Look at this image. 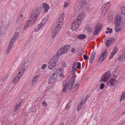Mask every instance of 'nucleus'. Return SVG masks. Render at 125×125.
Wrapping results in <instances>:
<instances>
[{"label":"nucleus","mask_w":125,"mask_h":125,"mask_svg":"<svg viewBox=\"0 0 125 125\" xmlns=\"http://www.w3.org/2000/svg\"><path fill=\"white\" fill-rule=\"evenodd\" d=\"M64 17V13H61L57 21L56 26L54 27L52 30V37L53 38L55 37V35L60 31L63 24Z\"/></svg>","instance_id":"nucleus-1"},{"label":"nucleus","mask_w":125,"mask_h":125,"mask_svg":"<svg viewBox=\"0 0 125 125\" xmlns=\"http://www.w3.org/2000/svg\"><path fill=\"white\" fill-rule=\"evenodd\" d=\"M75 81L74 79L73 78H72L69 81L68 83L65 81H63L62 83L63 88L62 90V92L63 93L66 92L67 87L69 90L71 89L72 88L73 85Z\"/></svg>","instance_id":"nucleus-2"},{"label":"nucleus","mask_w":125,"mask_h":125,"mask_svg":"<svg viewBox=\"0 0 125 125\" xmlns=\"http://www.w3.org/2000/svg\"><path fill=\"white\" fill-rule=\"evenodd\" d=\"M19 34L18 32H16L11 38L6 52V54H9L11 50L15 40L18 37Z\"/></svg>","instance_id":"nucleus-3"},{"label":"nucleus","mask_w":125,"mask_h":125,"mask_svg":"<svg viewBox=\"0 0 125 125\" xmlns=\"http://www.w3.org/2000/svg\"><path fill=\"white\" fill-rule=\"evenodd\" d=\"M40 11V9L39 8L35 9L32 12V14L29 19V21L31 22V23L32 24L35 22L38 17V16L39 14Z\"/></svg>","instance_id":"nucleus-4"},{"label":"nucleus","mask_w":125,"mask_h":125,"mask_svg":"<svg viewBox=\"0 0 125 125\" xmlns=\"http://www.w3.org/2000/svg\"><path fill=\"white\" fill-rule=\"evenodd\" d=\"M58 60L57 57L53 56L48 62V65L49 68L52 70L54 68L59 64Z\"/></svg>","instance_id":"nucleus-5"},{"label":"nucleus","mask_w":125,"mask_h":125,"mask_svg":"<svg viewBox=\"0 0 125 125\" xmlns=\"http://www.w3.org/2000/svg\"><path fill=\"white\" fill-rule=\"evenodd\" d=\"M81 23V21L78 18H76L75 20L73 22L72 24V30H75L78 29Z\"/></svg>","instance_id":"nucleus-6"},{"label":"nucleus","mask_w":125,"mask_h":125,"mask_svg":"<svg viewBox=\"0 0 125 125\" xmlns=\"http://www.w3.org/2000/svg\"><path fill=\"white\" fill-rule=\"evenodd\" d=\"M68 51V46L66 45L63 47L62 48L59 49L55 55L57 57L58 56L62 55L64 53H66Z\"/></svg>","instance_id":"nucleus-7"},{"label":"nucleus","mask_w":125,"mask_h":125,"mask_svg":"<svg viewBox=\"0 0 125 125\" xmlns=\"http://www.w3.org/2000/svg\"><path fill=\"white\" fill-rule=\"evenodd\" d=\"M110 2H109L103 5V7L101 9V14L103 15H104L106 13L107 10L110 7Z\"/></svg>","instance_id":"nucleus-8"},{"label":"nucleus","mask_w":125,"mask_h":125,"mask_svg":"<svg viewBox=\"0 0 125 125\" xmlns=\"http://www.w3.org/2000/svg\"><path fill=\"white\" fill-rule=\"evenodd\" d=\"M125 27V21L122 20L121 21L115 26V30L116 31H120L123 27Z\"/></svg>","instance_id":"nucleus-9"},{"label":"nucleus","mask_w":125,"mask_h":125,"mask_svg":"<svg viewBox=\"0 0 125 125\" xmlns=\"http://www.w3.org/2000/svg\"><path fill=\"white\" fill-rule=\"evenodd\" d=\"M24 100L20 99L17 101V103L16 105L14 107V112L17 111L19 109L21 106V104L24 102Z\"/></svg>","instance_id":"nucleus-10"},{"label":"nucleus","mask_w":125,"mask_h":125,"mask_svg":"<svg viewBox=\"0 0 125 125\" xmlns=\"http://www.w3.org/2000/svg\"><path fill=\"white\" fill-rule=\"evenodd\" d=\"M37 48L36 46L34 47H33L30 51V56L31 58V60L33 58L37 51Z\"/></svg>","instance_id":"nucleus-11"},{"label":"nucleus","mask_w":125,"mask_h":125,"mask_svg":"<svg viewBox=\"0 0 125 125\" xmlns=\"http://www.w3.org/2000/svg\"><path fill=\"white\" fill-rule=\"evenodd\" d=\"M116 81V80L115 79L111 78L110 80L107 82V84L110 87H112L114 85Z\"/></svg>","instance_id":"nucleus-12"},{"label":"nucleus","mask_w":125,"mask_h":125,"mask_svg":"<svg viewBox=\"0 0 125 125\" xmlns=\"http://www.w3.org/2000/svg\"><path fill=\"white\" fill-rule=\"evenodd\" d=\"M87 4V2L84 0H82L80 3V5L79 7V9L80 11H82L85 5Z\"/></svg>","instance_id":"nucleus-13"},{"label":"nucleus","mask_w":125,"mask_h":125,"mask_svg":"<svg viewBox=\"0 0 125 125\" xmlns=\"http://www.w3.org/2000/svg\"><path fill=\"white\" fill-rule=\"evenodd\" d=\"M121 20V16L119 14H117L116 16L114 22L115 26L116 25H117Z\"/></svg>","instance_id":"nucleus-14"},{"label":"nucleus","mask_w":125,"mask_h":125,"mask_svg":"<svg viewBox=\"0 0 125 125\" xmlns=\"http://www.w3.org/2000/svg\"><path fill=\"white\" fill-rule=\"evenodd\" d=\"M81 64L80 62H78L77 64L76 62H75L73 65L72 68L74 69H77V67L78 69H80L81 68Z\"/></svg>","instance_id":"nucleus-15"},{"label":"nucleus","mask_w":125,"mask_h":125,"mask_svg":"<svg viewBox=\"0 0 125 125\" xmlns=\"http://www.w3.org/2000/svg\"><path fill=\"white\" fill-rule=\"evenodd\" d=\"M95 51H94L92 52L91 54V57L89 60V62L91 64L93 62L94 59L95 57Z\"/></svg>","instance_id":"nucleus-16"},{"label":"nucleus","mask_w":125,"mask_h":125,"mask_svg":"<svg viewBox=\"0 0 125 125\" xmlns=\"http://www.w3.org/2000/svg\"><path fill=\"white\" fill-rule=\"evenodd\" d=\"M42 6L45 11L47 12L48 11L49 9V6L48 4L46 3H44L42 4Z\"/></svg>","instance_id":"nucleus-17"},{"label":"nucleus","mask_w":125,"mask_h":125,"mask_svg":"<svg viewBox=\"0 0 125 125\" xmlns=\"http://www.w3.org/2000/svg\"><path fill=\"white\" fill-rule=\"evenodd\" d=\"M38 75H36L33 77L32 81V84L33 86H34L36 83L38 81Z\"/></svg>","instance_id":"nucleus-18"},{"label":"nucleus","mask_w":125,"mask_h":125,"mask_svg":"<svg viewBox=\"0 0 125 125\" xmlns=\"http://www.w3.org/2000/svg\"><path fill=\"white\" fill-rule=\"evenodd\" d=\"M108 79V78L105 77L103 75L101 78L100 81L102 82L105 83L107 81Z\"/></svg>","instance_id":"nucleus-19"},{"label":"nucleus","mask_w":125,"mask_h":125,"mask_svg":"<svg viewBox=\"0 0 125 125\" xmlns=\"http://www.w3.org/2000/svg\"><path fill=\"white\" fill-rule=\"evenodd\" d=\"M123 51L122 55L120 56L118 59L119 62H122L125 59V55L124 54H123Z\"/></svg>","instance_id":"nucleus-20"},{"label":"nucleus","mask_w":125,"mask_h":125,"mask_svg":"<svg viewBox=\"0 0 125 125\" xmlns=\"http://www.w3.org/2000/svg\"><path fill=\"white\" fill-rule=\"evenodd\" d=\"M84 16L85 15L84 13L83 12H81L79 14L78 16L76 18H78V19H79V20L81 21L82 19L84 18Z\"/></svg>","instance_id":"nucleus-21"},{"label":"nucleus","mask_w":125,"mask_h":125,"mask_svg":"<svg viewBox=\"0 0 125 125\" xmlns=\"http://www.w3.org/2000/svg\"><path fill=\"white\" fill-rule=\"evenodd\" d=\"M55 79L56 78L55 77L50 76L49 79V83H52L55 81Z\"/></svg>","instance_id":"nucleus-22"},{"label":"nucleus","mask_w":125,"mask_h":125,"mask_svg":"<svg viewBox=\"0 0 125 125\" xmlns=\"http://www.w3.org/2000/svg\"><path fill=\"white\" fill-rule=\"evenodd\" d=\"M77 37L78 39H82L86 38V36L84 34H81L80 35H78L77 36Z\"/></svg>","instance_id":"nucleus-23"},{"label":"nucleus","mask_w":125,"mask_h":125,"mask_svg":"<svg viewBox=\"0 0 125 125\" xmlns=\"http://www.w3.org/2000/svg\"><path fill=\"white\" fill-rule=\"evenodd\" d=\"M43 25L44 24H42L41 23H40V24H38L37 25L38 28H36L35 29V31L36 32H37L40 30L41 29V28L43 26Z\"/></svg>","instance_id":"nucleus-24"},{"label":"nucleus","mask_w":125,"mask_h":125,"mask_svg":"<svg viewBox=\"0 0 125 125\" xmlns=\"http://www.w3.org/2000/svg\"><path fill=\"white\" fill-rule=\"evenodd\" d=\"M21 78L19 76H18V75H16L13 79V83H17L19 81L20 79Z\"/></svg>","instance_id":"nucleus-25"},{"label":"nucleus","mask_w":125,"mask_h":125,"mask_svg":"<svg viewBox=\"0 0 125 125\" xmlns=\"http://www.w3.org/2000/svg\"><path fill=\"white\" fill-rule=\"evenodd\" d=\"M103 24L101 23L98 24L96 26V28L99 31H100L102 29Z\"/></svg>","instance_id":"nucleus-26"},{"label":"nucleus","mask_w":125,"mask_h":125,"mask_svg":"<svg viewBox=\"0 0 125 125\" xmlns=\"http://www.w3.org/2000/svg\"><path fill=\"white\" fill-rule=\"evenodd\" d=\"M105 77L108 78V79L110 78L111 77V74L110 71H107L103 75Z\"/></svg>","instance_id":"nucleus-27"},{"label":"nucleus","mask_w":125,"mask_h":125,"mask_svg":"<svg viewBox=\"0 0 125 125\" xmlns=\"http://www.w3.org/2000/svg\"><path fill=\"white\" fill-rule=\"evenodd\" d=\"M121 9L123 15H125V5L122 6Z\"/></svg>","instance_id":"nucleus-28"},{"label":"nucleus","mask_w":125,"mask_h":125,"mask_svg":"<svg viewBox=\"0 0 125 125\" xmlns=\"http://www.w3.org/2000/svg\"><path fill=\"white\" fill-rule=\"evenodd\" d=\"M79 87V85L78 84H76L72 89V90L73 92L76 91Z\"/></svg>","instance_id":"nucleus-29"},{"label":"nucleus","mask_w":125,"mask_h":125,"mask_svg":"<svg viewBox=\"0 0 125 125\" xmlns=\"http://www.w3.org/2000/svg\"><path fill=\"white\" fill-rule=\"evenodd\" d=\"M107 51V49L105 50L101 54V56L103 57H105V58L106 56Z\"/></svg>","instance_id":"nucleus-30"},{"label":"nucleus","mask_w":125,"mask_h":125,"mask_svg":"<svg viewBox=\"0 0 125 125\" xmlns=\"http://www.w3.org/2000/svg\"><path fill=\"white\" fill-rule=\"evenodd\" d=\"M125 99V92H124L121 97V99L119 100L120 102H121L122 100Z\"/></svg>","instance_id":"nucleus-31"},{"label":"nucleus","mask_w":125,"mask_h":125,"mask_svg":"<svg viewBox=\"0 0 125 125\" xmlns=\"http://www.w3.org/2000/svg\"><path fill=\"white\" fill-rule=\"evenodd\" d=\"M63 72V70L61 68L57 69L56 70V71H55V72L57 73V74H58L60 73H62Z\"/></svg>","instance_id":"nucleus-32"},{"label":"nucleus","mask_w":125,"mask_h":125,"mask_svg":"<svg viewBox=\"0 0 125 125\" xmlns=\"http://www.w3.org/2000/svg\"><path fill=\"white\" fill-rule=\"evenodd\" d=\"M110 40H108L105 41V45L107 47H109L110 46Z\"/></svg>","instance_id":"nucleus-33"},{"label":"nucleus","mask_w":125,"mask_h":125,"mask_svg":"<svg viewBox=\"0 0 125 125\" xmlns=\"http://www.w3.org/2000/svg\"><path fill=\"white\" fill-rule=\"evenodd\" d=\"M30 22V21H29V20H28V21H27L26 23L25 24L24 26V29L26 30V29L28 27V26L29 25V24H30V23H29V22Z\"/></svg>","instance_id":"nucleus-34"},{"label":"nucleus","mask_w":125,"mask_h":125,"mask_svg":"<svg viewBox=\"0 0 125 125\" xmlns=\"http://www.w3.org/2000/svg\"><path fill=\"white\" fill-rule=\"evenodd\" d=\"M85 29L87 30L88 32H91L92 31V28H90L88 27H86Z\"/></svg>","instance_id":"nucleus-35"},{"label":"nucleus","mask_w":125,"mask_h":125,"mask_svg":"<svg viewBox=\"0 0 125 125\" xmlns=\"http://www.w3.org/2000/svg\"><path fill=\"white\" fill-rule=\"evenodd\" d=\"M118 48L116 47H114L112 52L115 54H116V53L118 52Z\"/></svg>","instance_id":"nucleus-36"},{"label":"nucleus","mask_w":125,"mask_h":125,"mask_svg":"<svg viewBox=\"0 0 125 125\" xmlns=\"http://www.w3.org/2000/svg\"><path fill=\"white\" fill-rule=\"evenodd\" d=\"M105 58V57H102L100 56V59H99V63L103 61H104V59Z\"/></svg>","instance_id":"nucleus-37"},{"label":"nucleus","mask_w":125,"mask_h":125,"mask_svg":"<svg viewBox=\"0 0 125 125\" xmlns=\"http://www.w3.org/2000/svg\"><path fill=\"white\" fill-rule=\"evenodd\" d=\"M99 31H100L99 30H98L96 28V29L94 32V35H97L98 34Z\"/></svg>","instance_id":"nucleus-38"},{"label":"nucleus","mask_w":125,"mask_h":125,"mask_svg":"<svg viewBox=\"0 0 125 125\" xmlns=\"http://www.w3.org/2000/svg\"><path fill=\"white\" fill-rule=\"evenodd\" d=\"M19 70L20 71L22 72V74L25 70V68L24 67L21 66L19 68Z\"/></svg>","instance_id":"nucleus-39"},{"label":"nucleus","mask_w":125,"mask_h":125,"mask_svg":"<svg viewBox=\"0 0 125 125\" xmlns=\"http://www.w3.org/2000/svg\"><path fill=\"white\" fill-rule=\"evenodd\" d=\"M115 39L114 37H113L111 38L110 42H111V43H114L115 42Z\"/></svg>","instance_id":"nucleus-40"},{"label":"nucleus","mask_w":125,"mask_h":125,"mask_svg":"<svg viewBox=\"0 0 125 125\" xmlns=\"http://www.w3.org/2000/svg\"><path fill=\"white\" fill-rule=\"evenodd\" d=\"M105 84L104 83H102L101 84L100 86V89H103L105 86Z\"/></svg>","instance_id":"nucleus-41"},{"label":"nucleus","mask_w":125,"mask_h":125,"mask_svg":"<svg viewBox=\"0 0 125 125\" xmlns=\"http://www.w3.org/2000/svg\"><path fill=\"white\" fill-rule=\"evenodd\" d=\"M115 54V53H114L112 52L111 54H110V56H109V59H112L114 55Z\"/></svg>","instance_id":"nucleus-42"},{"label":"nucleus","mask_w":125,"mask_h":125,"mask_svg":"<svg viewBox=\"0 0 125 125\" xmlns=\"http://www.w3.org/2000/svg\"><path fill=\"white\" fill-rule=\"evenodd\" d=\"M0 80L3 81H5L6 79H7V77H1L0 78Z\"/></svg>","instance_id":"nucleus-43"},{"label":"nucleus","mask_w":125,"mask_h":125,"mask_svg":"<svg viewBox=\"0 0 125 125\" xmlns=\"http://www.w3.org/2000/svg\"><path fill=\"white\" fill-rule=\"evenodd\" d=\"M82 106V105H78L77 108V110L78 111H79L80 110Z\"/></svg>","instance_id":"nucleus-44"},{"label":"nucleus","mask_w":125,"mask_h":125,"mask_svg":"<svg viewBox=\"0 0 125 125\" xmlns=\"http://www.w3.org/2000/svg\"><path fill=\"white\" fill-rule=\"evenodd\" d=\"M77 69H73V70L72 71V74L73 75H74Z\"/></svg>","instance_id":"nucleus-45"},{"label":"nucleus","mask_w":125,"mask_h":125,"mask_svg":"<svg viewBox=\"0 0 125 125\" xmlns=\"http://www.w3.org/2000/svg\"><path fill=\"white\" fill-rule=\"evenodd\" d=\"M42 103L43 105V106H46L47 105V103L44 100L43 101Z\"/></svg>","instance_id":"nucleus-46"},{"label":"nucleus","mask_w":125,"mask_h":125,"mask_svg":"<svg viewBox=\"0 0 125 125\" xmlns=\"http://www.w3.org/2000/svg\"><path fill=\"white\" fill-rule=\"evenodd\" d=\"M70 105H69V103H68V104L66 105L65 107V109H68L70 108Z\"/></svg>","instance_id":"nucleus-47"},{"label":"nucleus","mask_w":125,"mask_h":125,"mask_svg":"<svg viewBox=\"0 0 125 125\" xmlns=\"http://www.w3.org/2000/svg\"><path fill=\"white\" fill-rule=\"evenodd\" d=\"M68 3L65 2L64 3V7L65 8H66L68 6Z\"/></svg>","instance_id":"nucleus-48"},{"label":"nucleus","mask_w":125,"mask_h":125,"mask_svg":"<svg viewBox=\"0 0 125 125\" xmlns=\"http://www.w3.org/2000/svg\"><path fill=\"white\" fill-rule=\"evenodd\" d=\"M20 18L19 17V16H18V17L16 20V23H18L19 22V21H20Z\"/></svg>","instance_id":"nucleus-49"},{"label":"nucleus","mask_w":125,"mask_h":125,"mask_svg":"<svg viewBox=\"0 0 125 125\" xmlns=\"http://www.w3.org/2000/svg\"><path fill=\"white\" fill-rule=\"evenodd\" d=\"M46 66L47 65L46 64H43L42 66V69L44 70L45 69V68L46 67Z\"/></svg>","instance_id":"nucleus-50"},{"label":"nucleus","mask_w":125,"mask_h":125,"mask_svg":"<svg viewBox=\"0 0 125 125\" xmlns=\"http://www.w3.org/2000/svg\"><path fill=\"white\" fill-rule=\"evenodd\" d=\"M21 72L20 71H19V73H18V74L17 75H18V76H20V77L21 78V76L22 75V74H21Z\"/></svg>","instance_id":"nucleus-51"},{"label":"nucleus","mask_w":125,"mask_h":125,"mask_svg":"<svg viewBox=\"0 0 125 125\" xmlns=\"http://www.w3.org/2000/svg\"><path fill=\"white\" fill-rule=\"evenodd\" d=\"M83 57L84 59L85 60H86L88 59L87 57V56H85V55H83Z\"/></svg>","instance_id":"nucleus-52"},{"label":"nucleus","mask_w":125,"mask_h":125,"mask_svg":"<svg viewBox=\"0 0 125 125\" xmlns=\"http://www.w3.org/2000/svg\"><path fill=\"white\" fill-rule=\"evenodd\" d=\"M85 102V101H84V102H83V101H82L81 102V103H80L79 104V105H83L84 104V103Z\"/></svg>","instance_id":"nucleus-53"},{"label":"nucleus","mask_w":125,"mask_h":125,"mask_svg":"<svg viewBox=\"0 0 125 125\" xmlns=\"http://www.w3.org/2000/svg\"><path fill=\"white\" fill-rule=\"evenodd\" d=\"M125 122L123 121L121 123H120L119 125H124Z\"/></svg>","instance_id":"nucleus-54"},{"label":"nucleus","mask_w":125,"mask_h":125,"mask_svg":"<svg viewBox=\"0 0 125 125\" xmlns=\"http://www.w3.org/2000/svg\"><path fill=\"white\" fill-rule=\"evenodd\" d=\"M59 75L60 76L62 77L64 76L63 75L62 73H59Z\"/></svg>","instance_id":"nucleus-55"},{"label":"nucleus","mask_w":125,"mask_h":125,"mask_svg":"<svg viewBox=\"0 0 125 125\" xmlns=\"http://www.w3.org/2000/svg\"><path fill=\"white\" fill-rule=\"evenodd\" d=\"M71 49L72 50H71V52H73L75 51V49L73 48H71Z\"/></svg>","instance_id":"nucleus-56"},{"label":"nucleus","mask_w":125,"mask_h":125,"mask_svg":"<svg viewBox=\"0 0 125 125\" xmlns=\"http://www.w3.org/2000/svg\"><path fill=\"white\" fill-rule=\"evenodd\" d=\"M62 66L63 67H66L64 63L63 62L62 63Z\"/></svg>","instance_id":"nucleus-57"},{"label":"nucleus","mask_w":125,"mask_h":125,"mask_svg":"<svg viewBox=\"0 0 125 125\" xmlns=\"http://www.w3.org/2000/svg\"><path fill=\"white\" fill-rule=\"evenodd\" d=\"M112 31H113V30H112V29L111 28L110 29V30H109V33H111L112 32Z\"/></svg>","instance_id":"nucleus-58"},{"label":"nucleus","mask_w":125,"mask_h":125,"mask_svg":"<svg viewBox=\"0 0 125 125\" xmlns=\"http://www.w3.org/2000/svg\"><path fill=\"white\" fill-rule=\"evenodd\" d=\"M55 74V73H53L52 74V77H54V75Z\"/></svg>","instance_id":"nucleus-59"},{"label":"nucleus","mask_w":125,"mask_h":125,"mask_svg":"<svg viewBox=\"0 0 125 125\" xmlns=\"http://www.w3.org/2000/svg\"><path fill=\"white\" fill-rule=\"evenodd\" d=\"M23 15L22 14H21L20 16V17H23Z\"/></svg>","instance_id":"nucleus-60"},{"label":"nucleus","mask_w":125,"mask_h":125,"mask_svg":"<svg viewBox=\"0 0 125 125\" xmlns=\"http://www.w3.org/2000/svg\"><path fill=\"white\" fill-rule=\"evenodd\" d=\"M109 32V31H106V33H108Z\"/></svg>","instance_id":"nucleus-61"},{"label":"nucleus","mask_w":125,"mask_h":125,"mask_svg":"<svg viewBox=\"0 0 125 125\" xmlns=\"http://www.w3.org/2000/svg\"><path fill=\"white\" fill-rule=\"evenodd\" d=\"M107 29L108 30H110L109 29V28H107Z\"/></svg>","instance_id":"nucleus-62"},{"label":"nucleus","mask_w":125,"mask_h":125,"mask_svg":"<svg viewBox=\"0 0 125 125\" xmlns=\"http://www.w3.org/2000/svg\"><path fill=\"white\" fill-rule=\"evenodd\" d=\"M60 125H64V124L62 123V124H61Z\"/></svg>","instance_id":"nucleus-63"},{"label":"nucleus","mask_w":125,"mask_h":125,"mask_svg":"<svg viewBox=\"0 0 125 125\" xmlns=\"http://www.w3.org/2000/svg\"><path fill=\"white\" fill-rule=\"evenodd\" d=\"M108 18L109 19V20H110V18H109V17H108Z\"/></svg>","instance_id":"nucleus-64"}]
</instances>
